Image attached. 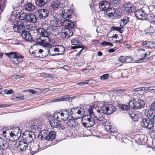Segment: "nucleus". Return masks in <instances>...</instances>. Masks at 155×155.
<instances>
[{
	"label": "nucleus",
	"mask_w": 155,
	"mask_h": 155,
	"mask_svg": "<svg viewBox=\"0 0 155 155\" xmlns=\"http://www.w3.org/2000/svg\"><path fill=\"white\" fill-rule=\"evenodd\" d=\"M98 108L97 112L98 113H101L107 115L112 114L116 110V107L111 104H104Z\"/></svg>",
	"instance_id": "obj_1"
},
{
	"label": "nucleus",
	"mask_w": 155,
	"mask_h": 155,
	"mask_svg": "<svg viewBox=\"0 0 155 155\" xmlns=\"http://www.w3.org/2000/svg\"><path fill=\"white\" fill-rule=\"evenodd\" d=\"M128 105L132 109L137 110L144 107L145 102L143 100L141 99H133L129 101Z\"/></svg>",
	"instance_id": "obj_2"
},
{
	"label": "nucleus",
	"mask_w": 155,
	"mask_h": 155,
	"mask_svg": "<svg viewBox=\"0 0 155 155\" xmlns=\"http://www.w3.org/2000/svg\"><path fill=\"white\" fill-rule=\"evenodd\" d=\"M35 135L31 132L27 131L22 134V140L27 143H31L35 138Z\"/></svg>",
	"instance_id": "obj_3"
},
{
	"label": "nucleus",
	"mask_w": 155,
	"mask_h": 155,
	"mask_svg": "<svg viewBox=\"0 0 155 155\" xmlns=\"http://www.w3.org/2000/svg\"><path fill=\"white\" fill-rule=\"evenodd\" d=\"M48 119L49 124L51 126L54 128H61V129H64V126L60 124L59 121L57 120L54 119L52 117V115H51L48 117Z\"/></svg>",
	"instance_id": "obj_4"
},
{
	"label": "nucleus",
	"mask_w": 155,
	"mask_h": 155,
	"mask_svg": "<svg viewBox=\"0 0 155 155\" xmlns=\"http://www.w3.org/2000/svg\"><path fill=\"white\" fill-rule=\"evenodd\" d=\"M140 124L142 127L149 130H151L153 127L152 120L149 117L143 118L141 121Z\"/></svg>",
	"instance_id": "obj_5"
},
{
	"label": "nucleus",
	"mask_w": 155,
	"mask_h": 155,
	"mask_svg": "<svg viewBox=\"0 0 155 155\" xmlns=\"http://www.w3.org/2000/svg\"><path fill=\"white\" fill-rule=\"evenodd\" d=\"M28 27L26 26L25 27L23 22L18 21L13 26V29L15 32L22 33L24 31L26 28L28 29Z\"/></svg>",
	"instance_id": "obj_6"
},
{
	"label": "nucleus",
	"mask_w": 155,
	"mask_h": 155,
	"mask_svg": "<svg viewBox=\"0 0 155 155\" xmlns=\"http://www.w3.org/2000/svg\"><path fill=\"white\" fill-rule=\"evenodd\" d=\"M37 32V35L35 39L37 41L40 40L41 41L45 37L48 36V31L43 28H38L36 30Z\"/></svg>",
	"instance_id": "obj_7"
},
{
	"label": "nucleus",
	"mask_w": 155,
	"mask_h": 155,
	"mask_svg": "<svg viewBox=\"0 0 155 155\" xmlns=\"http://www.w3.org/2000/svg\"><path fill=\"white\" fill-rule=\"evenodd\" d=\"M41 122L39 119H36L29 121L28 125L31 129H41Z\"/></svg>",
	"instance_id": "obj_8"
},
{
	"label": "nucleus",
	"mask_w": 155,
	"mask_h": 155,
	"mask_svg": "<svg viewBox=\"0 0 155 155\" xmlns=\"http://www.w3.org/2000/svg\"><path fill=\"white\" fill-rule=\"evenodd\" d=\"M112 8L110 6V4L107 1L103 0L101 1L99 4V8L101 11L105 12Z\"/></svg>",
	"instance_id": "obj_9"
},
{
	"label": "nucleus",
	"mask_w": 155,
	"mask_h": 155,
	"mask_svg": "<svg viewBox=\"0 0 155 155\" xmlns=\"http://www.w3.org/2000/svg\"><path fill=\"white\" fill-rule=\"evenodd\" d=\"M136 17L140 20H145L147 19L148 15L141 9H138L134 12Z\"/></svg>",
	"instance_id": "obj_10"
},
{
	"label": "nucleus",
	"mask_w": 155,
	"mask_h": 155,
	"mask_svg": "<svg viewBox=\"0 0 155 155\" xmlns=\"http://www.w3.org/2000/svg\"><path fill=\"white\" fill-rule=\"evenodd\" d=\"M15 145L17 150L21 152H23L25 150L27 149L28 145L27 143L21 141L17 142Z\"/></svg>",
	"instance_id": "obj_11"
},
{
	"label": "nucleus",
	"mask_w": 155,
	"mask_h": 155,
	"mask_svg": "<svg viewBox=\"0 0 155 155\" xmlns=\"http://www.w3.org/2000/svg\"><path fill=\"white\" fill-rule=\"evenodd\" d=\"M49 36L45 37L46 38H44L41 41H38L36 44H38L40 46H42L43 47L49 48L51 46V45L50 43L51 42V39L49 38Z\"/></svg>",
	"instance_id": "obj_12"
},
{
	"label": "nucleus",
	"mask_w": 155,
	"mask_h": 155,
	"mask_svg": "<svg viewBox=\"0 0 155 155\" xmlns=\"http://www.w3.org/2000/svg\"><path fill=\"white\" fill-rule=\"evenodd\" d=\"M62 14L63 18L67 19H71L73 15V11L71 9H64L62 11Z\"/></svg>",
	"instance_id": "obj_13"
},
{
	"label": "nucleus",
	"mask_w": 155,
	"mask_h": 155,
	"mask_svg": "<svg viewBox=\"0 0 155 155\" xmlns=\"http://www.w3.org/2000/svg\"><path fill=\"white\" fill-rule=\"evenodd\" d=\"M49 15V11L45 9H42L38 12V16L37 17L39 19H44L47 18Z\"/></svg>",
	"instance_id": "obj_14"
},
{
	"label": "nucleus",
	"mask_w": 155,
	"mask_h": 155,
	"mask_svg": "<svg viewBox=\"0 0 155 155\" xmlns=\"http://www.w3.org/2000/svg\"><path fill=\"white\" fill-rule=\"evenodd\" d=\"M21 35L23 39L27 41H34L33 40V39L31 34L28 31L25 30L21 33Z\"/></svg>",
	"instance_id": "obj_15"
},
{
	"label": "nucleus",
	"mask_w": 155,
	"mask_h": 155,
	"mask_svg": "<svg viewBox=\"0 0 155 155\" xmlns=\"http://www.w3.org/2000/svg\"><path fill=\"white\" fill-rule=\"evenodd\" d=\"M62 25L66 29H71L74 26V23L71 21L67 19L63 21Z\"/></svg>",
	"instance_id": "obj_16"
},
{
	"label": "nucleus",
	"mask_w": 155,
	"mask_h": 155,
	"mask_svg": "<svg viewBox=\"0 0 155 155\" xmlns=\"http://www.w3.org/2000/svg\"><path fill=\"white\" fill-rule=\"evenodd\" d=\"M83 120L86 122H89L91 125L93 126L95 124V122L91 116L88 115H83L82 117Z\"/></svg>",
	"instance_id": "obj_17"
},
{
	"label": "nucleus",
	"mask_w": 155,
	"mask_h": 155,
	"mask_svg": "<svg viewBox=\"0 0 155 155\" xmlns=\"http://www.w3.org/2000/svg\"><path fill=\"white\" fill-rule=\"evenodd\" d=\"M123 6L124 8V10L127 13L129 14L132 13L134 8V7H133L132 4L129 3L124 4Z\"/></svg>",
	"instance_id": "obj_18"
},
{
	"label": "nucleus",
	"mask_w": 155,
	"mask_h": 155,
	"mask_svg": "<svg viewBox=\"0 0 155 155\" xmlns=\"http://www.w3.org/2000/svg\"><path fill=\"white\" fill-rule=\"evenodd\" d=\"M24 58V56L20 54L18 56V57L17 58H14L11 61L15 66H18L19 63H21L23 61V59Z\"/></svg>",
	"instance_id": "obj_19"
},
{
	"label": "nucleus",
	"mask_w": 155,
	"mask_h": 155,
	"mask_svg": "<svg viewBox=\"0 0 155 155\" xmlns=\"http://www.w3.org/2000/svg\"><path fill=\"white\" fill-rule=\"evenodd\" d=\"M8 147V143L6 140L0 137V148L3 150H6Z\"/></svg>",
	"instance_id": "obj_20"
},
{
	"label": "nucleus",
	"mask_w": 155,
	"mask_h": 155,
	"mask_svg": "<svg viewBox=\"0 0 155 155\" xmlns=\"http://www.w3.org/2000/svg\"><path fill=\"white\" fill-rule=\"evenodd\" d=\"M5 54L7 57L10 58L11 61L14 58H17L20 54L18 52H13L7 53Z\"/></svg>",
	"instance_id": "obj_21"
},
{
	"label": "nucleus",
	"mask_w": 155,
	"mask_h": 155,
	"mask_svg": "<svg viewBox=\"0 0 155 155\" xmlns=\"http://www.w3.org/2000/svg\"><path fill=\"white\" fill-rule=\"evenodd\" d=\"M105 129L106 131L111 133H114L115 130L114 127L108 121H106L105 123Z\"/></svg>",
	"instance_id": "obj_22"
},
{
	"label": "nucleus",
	"mask_w": 155,
	"mask_h": 155,
	"mask_svg": "<svg viewBox=\"0 0 155 155\" xmlns=\"http://www.w3.org/2000/svg\"><path fill=\"white\" fill-rule=\"evenodd\" d=\"M127 113L133 121H137L139 118V116L138 114H136L134 111L130 110Z\"/></svg>",
	"instance_id": "obj_23"
},
{
	"label": "nucleus",
	"mask_w": 155,
	"mask_h": 155,
	"mask_svg": "<svg viewBox=\"0 0 155 155\" xmlns=\"http://www.w3.org/2000/svg\"><path fill=\"white\" fill-rule=\"evenodd\" d=\"M50 0H35V4L39 7H43Z\"/></svg>",
	"instance_id": "obj_24"
},
{
	"label": "nucleus",
	"mask_w": 155,
	"mask_h": 155,
	"mask_svg": "<svg viewBox=\"0 0 155 155\" xmlns=\"http://www.w3.org/2000/svg\"><path fill=\"white\" fill-rule=\"evenodd\" d=\"M56 137V134L53 131L49 132L47 136H46V140L50 141H52L54 140Z\"/></svg>",
	"instance_id": "obj_25"
},
{
	"label": "nucleus",
	"mask_w": 155,
	"mask_h": 155,
	"mask_svg": "<svg viewBox=\"0 0 155 155\" xmlns=\"http://www.w3.org/2000/svg\"><path fill=\"white\" fill-rule=\"evenodd\" d=\"M98 107H97V106H96V107L95 108L94 106L93 107L92 106H90L89 108L88 109H87V111L88 112L89 114V115H91V116L93 115L94 116V117L97 120H100L99 119V118L98 117H97V116H95L93 112V109L94 108H95L96 109H97V108H98Z\"/></svg>",
	"instance_id": "obj_26"
},
{
	"label": "nucleus",
	"mask_w": 155,
	"mask_h": 155,
	"mask_svg": "<svg viewBox=\"0 0 155 155\" xmlns=\"http://www.w3.org/2000/svg\"><path fill=\"white\" fill-rule=\"evenodd\" d=\"M24 9L28 11H32L35 9V7L31 3L28 2L26 3Z\"/></svg>",
	"instance_id": "obj_27"
},
{
	"label": "nucleus",
	"mask_w": 155,
	"mask_h": 155,
	"mask_svg": "<svg viewBox=\"0 0 155 155\" xmlns=\"http://www.w3.org/2000/svg\"><path fill=\"white\" fill-rule=\"evenodd\" d=\"M26 15V13H25L22 11H21L20 12L16 13V16L21 20H25Z\"/></svg>",
	"instance_id": "obj_28"
},
{
	"label": "nucleus",
	"mask_w": 155,
	"mask_h": 155,
	"mask_svg": "<svg viewBox=\"0 0 155 155\" xmlns=\"http://www.w3.org/2000/svg\"><path fill=\"white\" fill-rule=\"evenodd\" d=\"M75 97H70L69 95H66L64 96H62L60 97V98L57 99L55 100L56 102H59L61 101H67L71 99H74Z\"/></svg>",
	"instance_id": "obj_29"
},
{
	"label": "nucleus",
	"mask_w": 155,
	"mask_h": 155,
	"mask_svg": "<svg viewBox=\"0 0 155 155\" xmlns=\"http://www.w3.org/2000/svg\"><path fill=\"white\" fill-rule=\"evenodd\" d=\"M51 6L52 8L55 10L59 9L60 7L61 8L60 2L57 0L54 1L52 2Z\"/></svg>",
	"instance_id": "obj_30"
},
{
	"label": "nucleus",
	"mask_w": 155,
	"mask_h": 155,
	"mask_svg": "<svg viewBox=\"0 0 155 155\" xmlns=\"http://www.w3.org/2000/svg\"><path fill=\"white\" fill-rule=\"evenodd\" d=\"M105 12H106V14L108 15L109 18H111L114 16L115 12V9L113 7L111 8Z\"/></svg>",
	"instance_id": "obj_31"
},
{
	"label": "nucleus",
	"mask_w": 155,
	"mask_h": 155,
	"mask_svg": "<svg viewBox=\"0 0 155 155\" xmlns=\"http://www.w3.org/2000/svg\"><path fill=\"white\" fill-rule=\"evenodd\" d=\"M117 106L122 110H127L130 109V107L126 105L122 104H118Z\"/></svg>",
	"instance_id": "obj_32"
},
{
	"label": "nucleus",
	"mask_w": 155,
	"mask_h": 155,
	"mask_svg": "<svg viewBox=\"0 0 155 155\" xmlns=\"http://www.w3.org/2000/svg\"><path fill=\"white\" fill-rule=\"evenodd\" d=\"M15 134L16 136V139L15 140H17V138H18L21 135V130L18 127L15 128V129H13Z\"/></svg>",
	"instance_id": "obj_33"
},
{
	"label": "nucleus",
	"mask_w": 155,
	"mask_h": 155,
	"mask_svg": "<svg viewBox=\"0 0 155 155\" xmlns=\"http://www.w3.org/2000/svg\"><path fill=\"white\" fill-rule=\"evenodd\" d=\"M146 33L147 35H152L153 33H155V29L153 28V27H151V25L150 26V28H147L146 30Z\"/></svg>",
	"instance_id": "obj_34"
},
{
	"label": "nucleus",
	"mask_w": 155,
	"mask_h": 155,
	"mask_svg": "<svg viewBox=\"0 0 155 155\" xmlns=\"http://www.w3.org/2000/svg\"><path fill=\"white\" fill-rule=\"evenodd\" d=\"M37 21L36 16L33 14H30L29 22L35 23Z\"/></svg>",
	"instance_id": "obj_35"
},
{
	"label": "nucleus",
	"mask_w": 155,
	"mask_h": 155,
	"mask_svg": "<svg viewBox=\"0 0 155 155\" xmlns=\"http://www.w3.org/2000/svg\"><path fill=\"white\" fill-rule=\"evenodd\" d=\"M152 44L151 41H143L141 44V45L147 48H150L151 47L150 45Z\"/></svg>",
	"instance_id": "obj_36"
},
{
	"label": "nucleus",
	"mask_w": 155,
	"mask_h": 155,
	"mask_svg": "<svg viewBox=\"0 0 155 155\" xmlns=\"http://www.w3.org/2000/svg\"><path fill=\"white\" fill-rule=\"evenodd\" d=\"M123 27H116L115 26H113L111 28V31L113 30H115L118 31L120 33H122L123 32V30H121V29L123 28Z\"/></svg>",
	"instance_id": "obj_37"
},
{
	"label": "nucleus",
	"mask_w": 155,
	"mask_h": 155,
	"mask_svg": "<svg viewBox=\"0 0 155 155\" xmlns=\"http://www.w3.org/2000/svg\"><path fill=\"white\" fill-rule=\"evenodd\" d=\"M52 117H53V118H54V119L57 120L58 121H59L60 122L62 120H64V118L60 117L58 114L57 113V112L54 113V115H52Z\"/></svg>",
	"instance_id": "obj_38"
},
{
	"label": "nucleus",
	"mask_w": 155,
	"mask_h": 155,
	"mask_svg": "<svg viewBox=\"0 0 155 155\" xmlns=\"http://www.w3.org/2000/svg\"><path fill=\"white\" fill-rule=\"evenodd\" d=\"M71 43L72 45H78L79 43V39L78 38H75L71 40Z\"/></svg>",
	"instance_id": "obj_39"
},
{
	"label": "nucleus",
	"mask_w": 155,
	"mask_h": 155,
	"mask_svg": "<svg viewBox=\"0 0 155 155\" xmlns=\"http://www.w3.org/2000/svg\"><path fill=\"white\" fill-rule=\"evenodd\" d=\"M31 54L33 56L35 57V58H43L42 56H41V55H40L38 52V50H35L34 51H33L31 53Z\"/></svg>",
	"instance_id": "obj_40"
},
{
	"label": "nucleus",
	"mask_w": 155,
	"mask_h": 155,
	"mask_svg": "<svg viewBox=\"0 0 155 155\" xmlns=\"http://www.w3.org/2000/svg\"><path fill=\"white\" fill-rule=\"evenodd\" d=\"M149 17H148V15L147 16V18L148 19V20H149L150 23H154L153 24H155V17L154 16H152L150 15H149Z\"/></svg>",
	"instance_id": "obj_41"
},
{
	"label": "nucleus",
	"mask_w": 155,
	"mask_h": 155,
	"mask_svg": "<svg viewBox=\"0 0 155 155\" xmlns=\"http://www.w3.org/2000/svg\"><path fill=\"white\" fill-rule=\"evenodd\" d=\"M56 46L58 47L59 52L61 53H63V54L65 50L64 47L62 45H57Z\"/></svg>",
	"instance_id": "obj_42"
},
{
	"label": "nucleus",
	"mask_w": 155,
	"mask_h": 155,
	"mask_svg": "<svg viewBox=\"0 0 155 155\" xmlns=\"http://www.w3.org/2000/svg\"><path fill=\"white\" fill-rule=\"evenodd\" d=\"M41 138L42 140L45 139L46 140V136H47V132L42 131L41 132Z\"/></svg>",
	"instance_id": "obj_43"
},
{
	"label": "nucleus",
	"mask_w": 155,
	"mask_h": 155,
	"mask_svg": "<svg viewBox=\"0 0 155 155\" xmlns=\"http://www.w3.org/2000/svg\"><path fill=\"white\" fill-rule=\"evenodd\" d=\"M42 75L44 76L45 78H53L54 75L52 74H50L48 73H44L42 74Z\"/></svg>",
	"instance_id": "obj_44"
},
{
	"label": "nucleus",
	"mask_w": 155,
	"mask_h": 155,
	"mask_svg": "<svg viewBox=\"0 0 155 155\" xmlns=\"http://www.w3.org/2000/svg\"><path fill=\"white\" fill-rule=\"evenodd\" d=\"M46 30L47 31H48L47 34L48 36H50L49 34H52L54 31H55V29L52 27L47 28Z\"/></svg>",
	"instance_id": "obj_45"
},
{
	"label": "nucleus",
	"mask_w": 155,
	"mask_h": 155,
	"mask_svg": "<svg viewBox=\"0 0 155 155\" xmlns=\"http://www.w3.org/2000/svg\"><path fill=\"white\" fill-rule=\"evenodd\" d=\"M101 45L104 46L109 45L111 47H112L113 46V45L112 43L106 41H104L102 42L101 43Z\"/></svg>",
	"instance_id": "obj_46"
},
{
	"label": "nucleus",
	"mask_w": 155,
	"mask_h": 155,
	"mask_svg": "<svg viewBox=\"0 0 155 155\" xmlns=\"http://www.w3.org/2000/svg\"><path fill=\"white\" fill-rule=\"evenodd\" d=\"M150 111H148V113H147V115L149 117H151L150 118L151 119H152V117H153V116L155 115V114H153V111L154 110H150Z\"/></svg>",
	"instance_id": "obj_47"
},
{
	"label": "nucleus",
	"mask_w": 155,
	"mask_h": 155,
	"mask_svg": "<svg viewBox=\"0 0 155 155\" xmlns=\"http://www.w3.org/2000/svg\"><path fill=\"white\" fill-rule=\"evenodd\" d=\"M109 77V74H105L100 77V79L101 80H105L108 78Z\"/></svg>",
	"instance_id": "obj_48"
},
{
	"label": "nucleus",
	"mask_w": 155,
	"mask_h": 155,
	"mask_svg": "<svg viewBox=\"0 0 155 155\" xmlns=\"http://www.w3.org/2000/svg\"><path fill=\"white\" fill-rule=\"evenodd\" d=\"M147 53H146V52H144V54L143 56H141V57L142 58L141 59L137 61V63H140L141 62V60H143V61H144L145 60V59H144V58L145 57H146L147 56Z\"/></svg>",
	"instance_id": "obj_49"
},
{
	"label": "nucleus",
	"mask_w": 155,
	"mask_h": 155,
	"mask_svg": "<svg viewBox=\"0 0 155 155\" xmlns=\"http://www.w3.org/2000/svg\"><path fill=\"white\" fill-rule=\"evenodd\" d=\"M82 125L86 127H88L93 126L92 125H91L89 122H82Z\"/></svg>",
	"instance_id": "obj_50"
},
{
	"label": "nucleus",
	"mask_w": 155,
	"mask_h": 155,
	"mask_svg": "<svg viewBox=\"0 0 155 155\" xmlns=\"http://www.w3.org/2000/svg\"><path fill=\"white\" fill-rule=\"evenodd\" d=\"M129 18L128 17H125V18H124L122 20V21L123 22V24L124 25L123 26L125 25L129 21Z\"/></svg>",
	"instance_id": "obj_51"
},
{
	"label": "nucleus",
	"mask_w": 155,
	"mask_h": 155,
	"mask_svg": "<svg viewBox=\"0 0 155 155\" xmlns=\"http://www.w3.org/2000/svg\"><path fill=\"white\" fill-rule=\"evenodd\" d=\"M133 59L130 56H126V63H130L133 61Z\"/></svg>",
	"instance_id": "obj_52"
},
{
	"label": "nucleus",
	"mask_w": 155,
	"mask_h": 155,
	"mask_svg": "<svg viewBox=\"0 0 155 155\" xmlns=\"http://www.w3.org/2000/svg\"><path fill=\"white\" fill-rule=\"evenodd\" d=\"M149 109L150 110H155V101L153 102L150 106Z\"/></svg>",
	"instance_id": "obj_53"
},
{
	"label": "nucleus",
	"mask_w": 155,
	"mask_h": 155,
	"mask_svg": "<svg viewBox=\"0 0 155 155\" xmlns=\"http://www.w3.org/2000/svg\"><path fill=\"white\" fill-rule=\"evenodd\" d=\"M57 45H54L51 46L50 47L51 48H52L54 51V52H59V49L58 47L57 46H56Z\"/></svg>",
	"instance_id": "obj_54"
},
{
	"label": "nucleus",
	"mask_w": 155,
	"mask_h": 155,
	"mask_svg": "<svg viewBox=\"0 0 155 155\" xmlns=\"http://www.w3.org/2000/svg\"><path fill=\"white\" fill-rule=\"evenodd\" d=\"M6 5V2L4 1L1 4H0V8L2 9H3L5 7Z\"/></svg>",
	"instance_id": "obj_55"
},
{
	"label": "nucleus",
	"mask_w": 155,
	"mask_h": 155,
	"mask_svg": "<svg viewBox=\"0 0 155 155\" xmlns=\"http://www.w3.org/2000/svg\"><path fill=\"white\" fill-rule=\"evenodd\" d=\"M4 92L7 94H11L13 93V90L12 89H5L4 91Z\"/></svg>",
	"instance_id": "obj_56"
},
{
	"label": "nucleus",
	"mask_w": 155,
	"mask_h": 155,
	"mask_svg": "<svg viewBox=\"0 0 155 155\" xmlns=\"http://www.w3.org/2000/svg\"><path fill=\"white\" fill-rule=\"evenodd\" d=\"M126 57L124 56H120L119 58V60L121 62H126Z\"/></svg>",
	"instance_id": "obj_57"
},
{
	"label": "nucleus",
	"mask_w": 155,
	"mask_h": 155,
	"mask_svg": "<svg viewBox=\"0 0 155 155\" xmlns=\"http://www.w3.org/2000/svg\"><path fill=\"white\" fill-rule=\"evenodd\" d=\"M14 132L13 129L12 130V131L10 133H9L10 136L11 137H14V138L15 139H16V136L15 133H14Z\"/></svg>",
	"instance_id": "obj_58"
},
{
	"label": "nucleus",
	"mask_w": 155,
	"mask_h": 155,
	"mask_svg": "<svg viewBox=\"0 0 155 155\" xmlns=\"http://www.w3.org/2000/svg\"><path fill=\"white\" fill-rule=\"evenodd\" d=\"M110 1L111 4H113L114 5H117L118 3V0H110Z\"/></svg>",
	"instance_id": "obj_59"
},
{
	"label": "nucleus",
	"mask_w": 155,
	"mask_h": 155,
	"mask_svg": "<svg viewBox=\"0 0 155 155\" xmlns=\"http://www.w3.org/2000/svg\"><path fill=\"white\" fill-rule=\"evenodd\" d=\"M50 23L52 26H57L58 24L57 22L56 21H55L54 20L51 21H50Z\"/></svg>",
	"instance_id": "obj_60"
},
{
	"label": "nucleus",
	"mask_w": 155,
	"mask_h": 155,
	"mask_svg": "<svg viewBox=\"0 0 155 155\" xmlns=\"http://www.w3.org/2000/svg\"><path fill=\"white\" fill-rule=\"evenodd\" d=\"M80 107H77L76 108L75 107H73L72 108L71 110V112H73L74 113H77V110H79V108Z\"/></svg>",
	"instance_id": "obj_61"
},
{
	"label": "nucleus",
	"mask_w": 155,
	"mask_h": 155,
	"mask_svg": "<svg viewBox=\"0 0 155 155\" xmlns=\"http://www.w3.org/2000/svg\"><path fill=\"white\" fill-rule=\"evenodd\" d=\"M30 14L31 13L28 14H26V15L25 16V20L27 22H29Z\"/></svg>",
	"instance_id": "obj_62"
},
{
	"label": "nucleus",
	"mask_w": 155,
	"mask_h": 155,
	"mask_svg": "<svg viewBox=\"0 0 155 155\" xmlns=\"http://www.w3.org/2000/svg\"><path fill=\"white\" fill-rule=\"evenodd\" d=\"M142 89H144V90L145 89V88L144 87H139L138 88H137L133 90L134 91H143V90Z\"/></svg>",
	"instance_id": "obj_63"
},
{
	"label": "nucleus",
	"mask_w": 155,
	"mask_h": 155,
	"mask_svg": "<svg viewBox=\"0 0 155 155\" xmlns=\"http://www.w3.org/2000/svg\"><path fill=\"white\" fill-rule=\"evenodd\" d=\"M65 31H64L63 33L64 34V35L66 36L67 35L68 36V32H69L70 31V29H66L65 28Z\"/></svg>",
	"instance_id": "obj_64"
}]
</instances>
